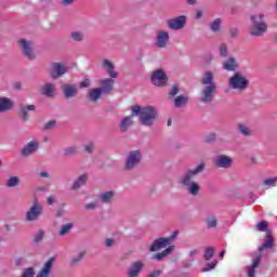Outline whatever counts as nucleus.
<instances>
[{
  "label": "nucleus",
  "instance_id": "f257e3e1",
  "mask_svg": "<svg viewBox=\"0 0 277 277\" xmlns=\"http://www.w3.org/2000/svg\"><path fill=\"white\" fill-rule=\"evenodd\" d=\"M132 116H138V121L143 127H153L157 119V108L153 106L140 107L134 106L132 108Z\"/></svg>",
  "mask_w": 277,
  "mask_h": 277
},
{
  "label": "nucleus",
  "instance_id": "f03ea898",
  "mask_svg": "<svg viewBox=\"0 0 277 277\" xmlns=\"http://www.w3.org/2000/svg\"><path fill=\"white\" fill-rule=\"evenodd\" d=\"M202 170H205V162L199 163L196 169L186 172L181 180L182 185L188 187V193L192 194V196H198V192H200V186H198L197 183L192 182V179H194V176L197 174H200Z\"/></svg>",
  "mask_w": 277,
  "mask_h": 277
},
{
  "label": "nucleus",
  "instance_id": "7ed1b4c3",
  "mask_svg": "<svg viewBox=\"0 0 277 277\" xmlns=\"http://www.w3.org/2000/svg\"><path fill=\"white\" fill-rule=\"evenodd\" d=\"M202 85L205 88L201 91V103H211L213 101V92H215L216 85L215 82H213V72L207 71L202 79H201Z\"/></svg>",
  "mask_w": 277,
  "mask_h": 277
},
{
  "label": "nucleus",
  "instance_id": "20e7f679",
  "mask_svg": "<svg viewBox=\"0 0 277 277\" xmlns=\"http://www.w3.org/2000/svg\"><path fill=\"white\" fill-rule=\"evenodd\" d=\"M265 15L263 13H259L251 16L252 26L250 29L251 36L261 37L265 31H267V24L265 21Z\"/></svg>",
  "mask_w": 277,
  "mask_h": 277
},
{
  "label": "nucleus",
  "instance_id": "39448f33",
  "mask_svg": "<svg viewBox=\"0 0 277 277\" xmlns=\"http://www.w3.org/2000/svg\"><path fill=\"white\" fill-rule=\"evenodd\" d=\"M248 79L241 75V72H236L234 76L229 78L228 85L232 90H238L239 92H243L248 88Z\"/></svg>",
  "mask_w": 277,
  "mask_h": 277
},
{
  "label": "nucleus",
  "instance_id": "423d86ee",
  "mask_svg": "<svg viewBox=\"0 0 277 277\" xmlns=\"http://www.w3.org/2000/svg\"><path fill=\"white\" fill-rule=\"evenodd\" d=\"M179 237V232H172L171 236L168 238H158L154 241L150 247L151 252H157V250H161V248H166V246H170L172 241H174Z\"/></svg>",
  "mask_w": 277,
  "mask_h": 277
},
{
  "label": "nucleus",
  "instance_id": "0eeeda50",
  "mask_svg": "<svg viewBox=\"0 0 277 277\" xmlns=\"http://www.w3.org/2000/svg\"><path fill=\"white\" fill-rule=\"evenodd\" d=\"M151 83L157 88H163L168 83V76L163 69H156L151 74Z\"/></svg>",
  "mask_w": 277,
  "mask_h": 277
},
{
  "label": "nucleus",
  "instance_id": "6e6552de",
  "mask_svg": "<svg viewBox=\"0 0 277 277\" xmlns=\"http://www.w3.org/2000/svg\"><path fill=\"white\" fill-rule=\"evenodd\" d=\"M140 161H142V153L140 150L131 151L126 160L127 170H133L135 166L140 164Z\"/></svg>",
  "mask_w": 277,
  "mask_h": 277
},
{
  "label": "nucleus",
  "instance_id": "1a4fd4ad",
  "mask_svg": "<svg viewBox=\"0 0 277 277\" xmlns=\"http://www.w3.org/2000/svg\"><path fill=\"white\" fill-rule=\"evenodd\" d=\"M185 23H187V17L185 15H181L179 17L169 19L168 27L169 29H173V31H179V29H183V27H185Z\"/></svg>",
  "mask_w": 277,
  "mask_h": 277
},
{
  "label": "nucleus",
  "instance_id": "9d476101",
  "mask_svg": "<svg viewBox=\"0 0 277 277\" xmlns=\"http://www.w3.org/2000/svg\"><path fill=\"white\" fill-rule=\"evenodd\" d=\"M42 213V206L40 203L35 202L32 207L27 211L26 213V220L28 222H34L40 217V214Z\"/></svg>",
  "mask_w": 277,
  "mask_h": 277
},
{
  "label": "nucleus",
  "instance_id": "9b49d317",
  "mask_svg": "<svg viewBox=\"0 0 277 277\" xmlns=\"http://www.w3.org/2000/svg\"><path fill=\"white\" fill-rule=\"evenodd\" d=\"M168 42H170V34L164 30H158L156 36V47L158 49H166L168 47Z\"/></svg>",
  "mask_w": 277,
  "mask_h": 277
},
{
  "label": "nucleus",
  "instance_id": "f8f14e48",
  "mask_svg": "<svg viewBox=\"0 0 277 277\" xmlns=\"http://www.w3.org/2000/svg\"><path fill=\"white\" fill-rule=\"evenodd\" d=\"M19 47L23 50L24 55H26L28 60H34V43H31V41L21 39Z\"/></svg>",
  "mask_w": 277,
  "mask_h": 277
},
{
  "label": "nucleus",
  "instance_id": "ddd939ff",
  "mask_svg": "<svg viewBox=\"0 0 277 277\" xmlns=\"http://www.w3.org/2000/svg\"><path fill=\"white\" fill-rule=\"evenodd\" d=\"M66 72H68V68L64 66V64L62 63L52 64V70H51L52 79H57L62 77V75H66Z\"/></svg>",
  "mask_w": 277,
  "mask_h": 277
},
{
  "label": "nucleus",
  "instance_id": "4468645a",
  "mask_svg": "<svg viewBox=\"0 0 277 277\" xmlns=\"http://www.w3.org/2000/svg\"><path fill=\"white\" fill-rule=\"evenodd\" d=\"M214 164L217 166V168H230V166H233V159L230 156L220 155L215 157Z\"/></svg>",
  "mask_w": 277,
  "mask_h": 277
},
{
  "label": "nucleus",
  "instance_id": "2eb2a0df",
  "mask_svg": "<svg viewBox=\"0 0 277 277\" xmlns=\"http://www.w3.org/2000/svg\"><path fill=\"white\" fill-rule=\"evenodd\" d=\"M102 67L111 79H116L118 77V72L116 71V67L114 66V63H111V61L104 58L102 61Z\"/></svg>",
  "mask_w": 277,
  "mask_h": 277
},
{
  "label": "nucleus",
  "instance_id": "dca6fc26",
  "mask_svg": "<svg viewBox=\"0 0 277 277\" xmlns=\"http://www.w3.org/2000/svg\"><path fill=\"white\" fill-rule=\"evenodd\" d=\"M142 269H144V264L140 261L132 263L128 268V277H138Z\"/></svg>",
  "mask_w": 277,
  "mask_h": 277
},
{
  "label": "nucleus",
  "instance_id": "f3484780",
  "mask_svg": "<svg viewBox=\"0 0 277 277\" xmlns=\"http://www.w3.org/2000/svg\"><path fill=\"white\" fill-rule=\"evenodd\" d=\"M115 78H105L100 80L101 90L104 94H109L114 90V83H116Z\"/></svg>",
  "mask_w": 277,
  "mask_h": 277
},
{
  "label": "nucleus",
  "instance_id": "a211bd4d",
  "mask_svg": "<svg viewBox=\"0 0 277 277\" xmlns=\"http://www.w3.org/2000/svg\"><path fill=\"white\" fill-rule=\"evenodd\" d=\"M38 142L37 141H31L29 142L23 149H22V155L24 157H29V155H34L38 150Z\"/></svg>",
  "mask_w": 277,
  "mask_h": 277
},
{
  "label": "nucleus",
  "instance_id": "6ab92c4d",
  "mask_svg": "<svg viewBox=\"0 0 277 277\" xmlns=\"http://www.w3.org/2000/svg\"><path fill=\"white\" fill-rule=\"evenodd\" d=\"M14 108V102L9 97H0V114Z\"/></svg>",
  "mask_w": 277,
  "mask_h": 277
},
{
  "label": "nucleus",
  "instance_id": "aec40b11",
  "mask_svg": "<svg viewBox=\"0 0 277 277\" xmlns=\"http://www.w3.org/2000/svg\"><path fill=\"white\" fill-rule=\"evenodd\" d=\"M63 92L66 98H72L77 96L78 88L76 84H63Z\"/></svg>",
  "mask_w": 277,
  "mask_h": 277
},
{
  "label": "nucleus",
  "instance_id": "412c9836",
  "mask_svg": "<svg viewBox=\"0 0 277 277\" xmlns=\"http://www.w3.org/2000/svg\"><path fill=\"white\" fill-rule=\"evenodd\" d=\"M53 263H55V258H51L49 261H47L37 277H49V274H51V267H53Z\"/></svg>",
  "mask_w": 277,
  "mask_h": 277
},
{
  "label": "nucleus",
  "instance_id": "4be33fe9",
  "mask_svg": "<svg viewBox=\"0 0 277 277\" xmlns=\"http://www.w3.org/2000/svg\"><path fill=\"white\" fill-rule=\"evenodd\" d=\"M274 248V238L268 234L266 235L265 241L259 247L260 254H263L265 250H272Z\"/></svg>",
  "mask_w": 277,
  "mask_h": 277
},
{
  "label": "nucleus",
  "instance_id": "5701e85b",
  "mask_svg": "<svg viewBox=\"0 0 277 277\" xmlns=\"http://www.w3.org/2000/svg\"><path fill=\"white\" fill-rule=\"evenodd\" d=\"M237 60L235 57H229L223 63L224 70H237Z\"/></svg>",
  "mask_w": 277,
  "mask_h": 277
},
{
  "label": "nucleus",
  "instance_id": "b1692460",
  "mask_svg": "<svg viewBox=\"0 0 277 277\" xmlns=\"http://www.w3.org/2000/svg\"><path fill=\"white\" fill-rule=\"evenodd\" d=\"M102 94H105L101 88L92 89L89 91V100L92 103H96L101 98Z\"/></svg>",
  "mask_w": 277,
  "mask_h": 277
},
{
  "label": "nucleus",
  "instance_id": "393cba45",
  "mask_svg": "<svg viewBox=\"0 0 277 277\" xmlns=\"http://www.w3.org/2000/svg\"><path fill=\"white\" fill-rule=\"evenodd\" d=\"M41 93L43 94V96H49V97L55 96V85L51 83H47L41 89Z\"/></svg>",
  "mask_w": 277,
  "mask_h": 277
},
{
  "label": "nucleus",
  "instance_id": "a878e982",
  "mask_svg": "<svg viewBox=\"0 0 277 277\" xmlns=\"http://www.w3.org/2000/svg\"><path fill=\"white\" fill-rule=\"evenodd\" d=\"M261 263V255H258L253 259L251 267H249L248 276L254 277L256 274V267H259V264Z\"/></svg>",
  "mask_w": 277,
  "mask_h": 277
},
{
  "label": "nucleus",
  "instance_id": "bb28decb",
  "mask_svg": "<svg viewBox=\"0 0 277 277\" xmlns=\"http://www.w3.org/2000/svg\"><path fill=\"white\" fill-rule=\"evenodd\" d=\"M131 124H133V118L131 116L123 118L120 123V131L124 133Z\"/></svg>",
  "mask_w": 277,
  "mask_h": 277
},
{
  "label": "nucleus",
  "instance_id": "cd10ccee",
  "mask_svg": "<svg viewBox=\"0 0 277 277\" xmlns=\"http://www.w3.org/2000/svg\"><path fill=\"white\" fill-rule=\"evenodd\" d=\"M172 250H174V246H170L169 248H167L161 253L155 254L153 256L154 261H161V259H166V256H168V254H170V252H172Z\"/></svg>",
  "mask_w": 277,
  "mask_h": 277
},
{
  "label": "nucleus",
  "instance_id": "c85d7f7f",
  "mask_svg": "<svg viewBox=\"0 0 277 277\" xmlns=\"http://www.w3.org/2000/svg\"><path fill=\"white\" fill-rule=\"evenodd\" d=\"M88 181V175H81L79 176L72 185V189H79V187L85 185V182Z\"/></svg>",
  "mask_w": 277,
  "mask_h": 277
},
{
  "label": "nucleus",
  "instance_id": "c756f323",
  "mask_svg": "<svg viewBox=\"0 0 277 277\" xmlns=\"http://www.w3.org/2000/svg\"><path fill=\"white\" fill-rule=\"evenodd\" d=\"M114 196H115L114 192L108 190L101 194L100 199L102 200V202H111V200H114Z\"/></svg>",
  "mask_w": 277,
  "mask_h": 277
},
{
  "label": "nucleus",
  "instance_id": "7c9ffc66",
  "mask_svg": "<svg viewBox=\"0 0 277 277\" xmlns=\"http://www.w3.org/2000/svg\"><path fill=\"white\" fill-rule=\"evenodd\" d=\"M206 222L208 228H215V226H217V217L213 214L209 215Z\"/></svg>",
  "mask_w": 277,
  "mask_h": 277
},
{
  "label": "nucleus",
  "instance_id": "2f4dec72",
  "mask_svg": "<svg viewBox=\"0 0 277 277\" xmlns=\"http://www.w3.org/2000/svg\"><path fill=\"white\" fill-rule=\"evenodd\" d=\"M215 254V249L213 247H209L205 251V259L206 261H211L213 259V255Z\"/></svg>",
  "mask_w": 277,
  "mask_h": 277
},
{
  "label": "nucleus",
  "instance_id": "473e14b6",
  "mask_svg": "<svg viewBox=\"0 0 277 277\" xmlns=\"http://www.w3.org/2000/svg\"><path fill=\"white\" fill-rule=\"evenodd\" d=\"M71 229H72V223H67L63 225L60 230L61 237H64V235H67V233H70Z\"/></svg>",
  "mask_w": 277,
  "mask_h": 277
},
{
  "label": "nucleus",
  "instance_id": "72a5a7b5",
  "mask_svg": "<svg viewBox=\"0 0 277 277\" xmlns=\"http://www.w3.org/2000/svg\"><path fill=\"white\" fill-rule=\"evenodd\" d=\"M19 183L21 181L18 180L17 176H12L6 181V187H16L18 186Z\"/></svg>",
  "mask_w": 277,
  "mask_h": 277
},
{
  "label": "nucleus",
  "instance_id": "f704fd0d",
  "mask_svg": "<svg viewBox=\"0 0 277 277\" xmlns=\"http://www.w3.org/2000/svg\"><path fill=\"white\" fill-rule=\"evenodd\" d=\"M185 103H187V97L185 95H180L175 98L174 106L182 107Z\"/></svg>",
  "mask_w": 277,
  "mask_h": 277
},
{
  "label": "nucleus",
  "instance_id": "c9c22d12",
  "mask_svg": "<svg viewBox=\"0 0 277 277\" xmlns=\"http://www.w3.org/2000/svg\"><path fill=\"white\" fill-rule=\"evenodd\" d=\"M83 256H85V252L80 251L77 255H75L71 259V265H77V263H80Z\"/></svg>",
  "mask_w": 277,
  "mask_h": 277
},
{
  "label": "nucleus",
  "instance_id": "e433bc0d",
  "mask_svg": "<svg viewBox=\"0 0 277 277\" xmlns=\"http://www.w3.org/2000/svg\"><path fill=\"white\" fill-rule=\"evenodd\" d=\"M221 26H222V19L216 18L211 23L210 28L212 31H217Z\"/></svg>",
  "mask_w": 277,
  "mask_h": 277
},
{
  "label": "nucleus",
  "instance_id": "4c0bfd02",
  "mask_svg": "<svg viewBox=\"0 0 277 277\" xmlns=\"http://www.w3.org/2000/svg\"><path fill=\"white\" fill-rule=\"evenodd\" d=\"M215 265H217V260L207 263L206 266L201 269V272H211V269H215Z\"/></svg>",
  "mask_w": 277,
  "mask_h": 277
},
{
  "label": "nucleus",
  "instance_id": "58836bf2",
  "mask_svg": "<svg viewBox=\"0 0 277 277\" xmlns=\"http://www.w3.org/2000/svg\"><path fill=\"white\" fill-rule=\"evenodd\" d=\"M256 230H259L260 233H267V222L261 221L260 223H258Z\"/></svg>",
  "mask_w": 277,
  "mask_h": 277
},
{
  "label": "nucleus",
  "instance_id": "ea45409f",
  "mask_svg": "<svg viewBox=\"0 0 277 277\" xmlns=\"http://www.w3.org/2000/svg\"><path fill=\"white\" fill-rule=\"evenodd\" d=\"M71 38L72 40H75L76 42H81V40H83V32L81 31H74L71 34Z\"/></svg>",
  "mask_w": 277,
  "mask_h": 277
},
{
  "label": "nucleus",
  "instance_id": "a19ab883",
  "mask_svg": "<svg viewBox=\"0 0 277 277\" xmlns=\"http://www.w3.org/2000/svg\"><path fill=\"white\" fill-rule=\"evenodd\" d=\"M276 182H277V177L266 179L264 181V185H266V187H274L276 185Z\"/></svg>",
  "mask_w": 277,
  "mask_h": 277
},
{
  "label": "nucleus",
  "instance_id": "79ce46f5",
  "mask_svg": "<svg viewBox=\"0 0 277 277\" xmlns=\"http://www.w3.org/2000/svg\"><path fill=\"white\" fill-rule=\"evenodd\" d=\"M220 55L221 57H226L228 55V48L224 43L220 47Z\"/></svg>",
  "mask_w": 277,
  "mask_h": 277
},
{
  "label": "nucleus",
  "instance_id": "37998d69",
  "mask_svg": "<svg viewBox=\"0 0 277 277\" xmlns=\"http://www.w3.org/2000/svg\"><path fill=\"white\" fill-rule=\"evenodd\" d=\"M35 275L36 272H34V268L29 267L24 271L22 277H34Z\"/></svg>",
  "mask_w": 277,
  "mask_h": 277
},
{
  "label": "nucleus",
  "instance_id": "c03bdc74",
  "mask_svg": "<svg viewBox=\"0 0 277 277\" xmlns=\"http://www.w3.org/2000/svg\"><path fill=\"white\" fill-rule=\"evenodd\" d=\"M42 239H44V232L39 230L35 236V243H40Z\"/></svg>",
  "mask_w": 277,
  "mask_h": 277
},
{
  "label": "nucleus",
  "instance_id": "a18cd8bd",
  "mask_svg": "<svg viewBox=\"0 0 277 277\" xmlns=\"http://www.w3.org/2000/svg\"><path fill=\"white\" fill-rule=\"evenodd\" d=\"M27 107L23 106L21 108V114H22V118L23 120H29V115L27 114Z\"/></svg>",
  "mask_w": 277,
  "mask_h": 277
},
{
  "label": "nucleus",
  "instance_id": "49530a36",
  "mask_svg": "<svg viewBox=\"0 0 277 277\" xmlns=\"http://www.w3.org/2000/svg\"><path fill=\"white\" fill-rule=\"evenodd\" d=\"M239 131L242 135H250V129L246 126H239Z\"/></svg>",
  "mask_w": 277,
  "mask_h": 277
},
{
  "label": "nucleus",
  "instance_id": "de8ad7c7",
  "mask_svg": "<svg viewBox=\"0 0 277 277\" xmlns=\"http://www.w3.org/2000/svg\"><path fill=\"white\" fill-rule=\"evenodd\" d=\"M90 85H91V81L88 78H85L80 82V88H90Z\"/></svg>",
  "mask_w": 277,
  "mask_h": 277
},
{
  "label": "nucleus",
  "instance_id": "09e8293b",
  "mask_svg": "<svg viewBox=\"0 0 277 277\" xmlns=\"http://www.w3.org/2000/svg\"><path fill=\"white\" fill-rule=\"evenodd\" d=\"M55 128V121H49L48 123L44 124V130L49 131L51 129Z\"/></svg>",
  "mask_w": 277,
  "mask_h": 277
},
{
  "label": "nucleus",
  "instance_id": "8fccbe9b",
  "mask_svg": "<svg viewBox=\"0 0 277 277\" xmlns=\"http://www.w3.org/2000/svg\"><path fill=\"white\" fill-rule=\"evenodd\" d=\"M77 151L75 147H68L65 149V155H72Z\"/></svg>",
  "mask_w": 277,
  "mask_h": 277
},
{
  "label": "nucleus",
  "instance_id": "3c124183",
  "mask_svg": "<svg viewBox=\"0 0 277 277\" xmlns=\"http://www.w3.org/2000/svg\"><path fill=\"white\" fill-rule=\"evenodd\" d=\"M170 94L171 96H176V94H179V87H172Z\"/></svg>",
  "mask_w": 277,
  "mask_h": 277
},
{
  "label": "nucleus",
  "instance_id": "603ef678",
  "mask_svg": "<svg viewBox=\"0 0 277 277\" xmlns=\"http://www.w3.org/2000/svg\"><path fill=\"white\" fill-rule=\"evenodd\" d=\"M54 202H57V198H55V196L48 197V205L53 206Z\"/></svg>",
  "mask_w": 277,
  "mask_h": 277
},
{
  "label": "nucleus",
  "instance_id": "864d4df0",
  "mask_svg": "<svg viewBox=\"0 0 277 277\" xmlns=\"http://www.w3.org/2000/svg\"><path fill=\"white\" fill-rule=\"evenodd\" d=\"M161 276V271H154L147 277H159Z\"/></svg>",
  "mask_w": 277,
  "mask_h": 277
},
{
  "label": "nucleus",
  "instance_id": "5fc2aeb1",
  "mask_svg": "<svg viewBox=\"0 0 277 277\" xmlns=\"http://www.w3.org/2000/svg\"><path fill=\"white\" fill-rule=\"evenodd\" d=\"M85 209L88 210L96 209V203L95 202L87 203Z\"/></svg>",
  "mask_w": 277,
  "mask_h": 277
},
{
  "label": "nucleus",
  "instance_id": "6e6d98bb",
  "mask_svg": "<svg viewBox=\"0 0 277 277\" xmlns=\"http://www.w3.org/2000/svg\"><path fill=\"white\" fill-rule=\"evenodd\" d=\"M92 148H94V145H92V143H89L88 145H85L87 153H92Z\"/></svg>",
  "mask_w": 277,
  "mask_h": 277
},
{
  "label": "nucleus",
  "instance_id": "4d7b16f0",
  "mask_svg": "<svg viewBox=\"0 0 277 277\" xmlns=\"http://www.w3.org/2000/svg\"><path fill=\"white\" fill-rule=\"evenodd\" d=\"M24 107H26L27 111H34L36 109L35 105H28V106H24Z\"/></svg>",
  "mask_w": 277,
  "mask_h": 277
},
{
  "label": "nucleus",
  "instance_id": "13d9d810",
  "mask_svg": "<svg viewBox=\"0 0 277 277\" xmlns=\"http://www.w3.org/2000/svg\"><path fill=\"white\" fill-rule=\"evenodd\" d=\"M75 0H62V3L64 5H70L71 3H74Z\"/></svg>",
  "mask_w": 277,
  "mask_h": 277
},
{
  "label": "nucleus",
  "instance_id": "bf43d9fd",
  "mask_svg": "<svg viewBox=\"0 0 277 277\" xmlns=\"http://www.w3.org/2000/svg\"><path fill=\"white\" fill-rule=\"evenodd\" d=\"M196 18L199 19V18H202V10H198L197 13H196Z\"/></svg>",
  "mask_w": 277,
  "mask_h": 277
},
{
  "label": "nucleus",
  "instance_id": "052dcab7",
  "mask_svg": "<svg viewBox=\"0 0 277 277\" xmlns=\"http://www.w3.org/2000/svg\"><path fill=\"white\" fill-rule=\"evenodd\" d=\"M40 176H42L43 179H48L49 177V173L47 171H41L40 172Z\"/></svg>",
  "mask_w": 277,
  "mask_h": 277
},
{
  "label": "nucleus",
  "instance_id": "680f3d73",
  "mask_svg": "<svg viewBox=\"0 0 277 277\" xmlns=\"http://www.w3.org/2000/svg\"><path fill=\"white\" fill-rule=\"evenodd\" d=\"M106 246L109 248L111 246H114V240L113 239H107L106 240Z\"/></svg>",
  "mask_w": 277,
  "mask_h": 277
},
{
  "label": "nucleus",
  "instance_id": "e2e57ef3",
  "mask_svg": "<svg viewBox=\"0 0 277 277\" xmlns=\"http://www.w3.org/2000/svg\"><path fill=\"white\" fill-rule=\"evenodd\" d=\"M22 263H23V258H17L15 260V265H22Z\"/></svg>",
  "mask_w": 277,
  "mask_h": 277
},
{
  "label": "nucleus",
  "instance_id": "0e129e2a",
  "mask_svg": "<svg viewBox=\"0 0 277 277\" xmlns=\"http://www.w3.org/2000/svg\"><path fill=\"white\" fill-rule=\"evenodd\" d=\"M197 0H186L189 5H196Z\"/></svg>",
  "mask_w": 277,
  "mask_h": 277
},
{
  "label": "nucleus",
  "instance_id": "69168bd1",
  "mask_svg": "<svg viewBox=\"0 0 277 277\" xmlns=\"http://www.w3.org/2000/svg\"><path fill=\"white\" fill-rule=\"evenodd\" d=\"M190 256H195V254H198V251L197 250H193V251H190Z\"/></svg>",
  "mask_w": 277,
  "mask_h": 277
},
{
  "label": "nucleus",
  "instance_id": "338daca9",
  "mask_svg": "<svg viewBox=\"0 0 277 277\" xmlns=\"http://www.w3.org/2000/svg\"><path fill=\"white\" fill-rule=\"evenodd\" d=\"M224 254H226V251L225 250L221 251L220 259H224Z\"/></svg>",
  "mask_w": 277,
  "mask_h": 277
},
{
  "label": "nucleus",
  "instance_id": "774afa93",
  "mask_svg": "<svg viewBox=\"0 0 277 277\" xmlns=\"http://www.w3.org/2000/svg\"><path fill=\"white\" fill-rule=\"evenodd\" d=\"M172 124V119L168 120V127H170Z\"/></svg>",
  "mask_w": 277,
  "mask_h": 277
}]
</instances>
